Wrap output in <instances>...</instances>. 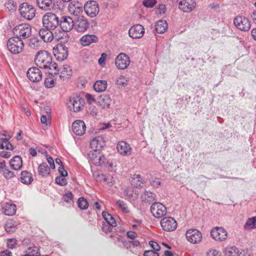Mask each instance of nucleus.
<instances>
[{"label":"nucleus","mask_w":256,"mask_h":256,"mask_svg":"<svg viewBox=\"0 0 256 256\" xmlns=\"http://www.w3.org/2000/svg\"><path fill=\"white\" fill-rule=\"evenodd\" d=\"M112 102L110 96L108 94H102L98 98V103L102 108H109Z\"/></svg>","instance_id":"c756f323"},{"label":"nucleus","mask_w":256,"mask_h":256,"mask_svg":"<svg viewBox=\"0 0 256 256\" xmlns=\"http://www.w3.org/2000/svg\"><path fill=\"white\" fill-rule=\"evenodd\" d=\"M116 204L118 208L121 209L122 212L125 213L129 212L127 204L123 200H119L116 202Z\"/></svg>","instance_id":"de8ad7c7"},{"label":"nucleus","mask_w":256,"mask_h":256,"mask_svg":"<svg viewBox=\"0 0 256 256\" xmlns=\"http://www.w3.org/2000/svg\"><path fill=\"white\" fill-rule=\"evenodd\" d=\"M157 3V0H144L142 1L143 5L146 8H152Z\"/></svg>","instance_id":"603ef678"},{"label":"nucleus","mask_w":256,"mask_h":256,"mask_svg":"<svg viewBox=\"0 0 256 256\" xmlns=\"http://www.w3.org/2000/svg\"><path fill=\"white\" fill-rule=\"evenodd\" d=\"M93 176L97 182H106V176L100 172H95L93 173Z\"/></svg>","instance_id":"49530a36"},{"label":"nucleus","mask_w":256,"mask_h":256,"mask_svg":"<svg viewBox=\"0 0 256 256\" xmlns=\"http://www.w3.org/2000/svg\"><path fill=\"white\" fill-rule=\"evenodd\" d=\"M112 226L110 225V224L108 222H103L102 224V230L105 233L108 234V232H110L112 230Z\"/></svg>","instance_id":"6e6d98bb"},{"label":"nucleus","mask_w":256,"mask_h":256,"mask_svg":"<svg viewBox=\"0 0 256 256\" xmlns=\"http://www.w3.org/2000/svg\"><path fill=\"white\" fill-rule=\"evenodd\" d=\"M26 252L30 256H40V254L39 248L36 246L28 247Z\"/></svg>","instance_id":"79ce46f5"},{"label":"nucleus","mask_w":256,"mask_h":256,"mask_svg":"<svg viewBox=\"0 0 256 256\" xmlns=\"http://www.w3.org/2000/svg\"><path fill=\"white\" fill-rule=\"evenodd\" d=\"M186 240L192 244L199 243L202 238L201 232L196 229H190L186 233Z\"/></svg>","instance_id":"dca6fc26"},{"label":"nucleus","mask_w":256,"mask_h":256,"mask_svg":"<svg viewBox=\"0 0 256 256\" xmlns=\"http://www.w3.org/2000/svg\"><path fill=\"white\" fill-rule=\"evenodd\" d=\"M256 228V217L248 218L244 225L245 230H251Z\"/></svg>","instance_id":"ea45409f"},{"label":"nucleus","mask_w":256,"mask_h":256,"mask_svg":"<svg viewBox=\"0 0 256 256\" xmlns=\"http://www.w3.org/2000/svg\"><path fill=\"white\" fill-rule=\"evenodd\" d=\"M73 196H74L71 192H66L63 196L64 200L66 202H70V201L72 200Z\"/></svg>","instance_id":"13d9d810"},{"label":"nucleus","mask_w":256,"mask_h":256,"mask_svg":"<svg viewBox=\"0 0 256 256\" xmlns=\"http://www.w3.org/2000/svg\"><path fill=\"white\" fill-rule=\"evenodd\" d=\"M98 38L94 34H85L80 38V42L83 46H88L92 43L97 42Z\"/></svg>","instance_id":"b1692460"},{"label":"nucleus","mask_w":256,"mask_h":256,"mask_svg":"<svg viewBox=\"0 0 256 256\" xmlns=\"http://www.w3.org/2000/svg\"><path fill=\"white\" fill-rule=\"evenodd\" d=\"M45 152H46V160H47L48 163L49 164L50 166V168L52 169H54L55 168V164H54V160L53 158L50 156L48 154V152L46 151Z\"/></svg>","instance_id":"bf43d9fd"},{"label":"nucleus","mask_w":256,"mask_h":256,"mask_svg":"<svg viewBox=\"0 0 256 256\" xmlns=\"http://www.w3.org/2000/svg\"><path fill=\"white\" fill-rule=\"evenodd\" d=\"M84 104V100L80 96H72L70 98L68 106L70 111L78 112L83 108Z\"/></svg>","instance_id":"0eeeda50"},{"label":"nucleus","mask_w":256,"mask_h":256,"mask_svg":"<svg viewBox=\"0 0 256 256\" xmlns=\"http://www.w3.org/2000/svg\"><path fill=\"white\" fill-rule=\"evenodd\" d=\"M107 88V82L104 80H98L94 84V88L97 92L104 91Z\"/></svg>","instance_id":"c9c22d12"},{"label":"nucleus","mask_w":256,"mask_h":256,"mask_svg":"<svg viewBox=\"0 0 256 256\" xmlns=\"http://www.w3.org/2000/svg\"><path fill=\"white\" fill-rule=\"evenodd\" d=\"M7 48L12 54H18L24 50V43L21 39L14 36L8 40Z\"/></svg>","instance_id":"20e7f679"},{"label":"nucleus","mask_w":256,"mask_h":256,"mask_svg":"<svg viewBox=\"0 0 256 256\" xmlns=\"http://www.w3.org/2000/svg\"><path fill=\"white\" fill-rule=\"evenodd\" d=\"M50 28H42L39 31V35L44 42H50L54 38L53 34Z\"/></svg>","instance_id":"a878e982"},{"label":"nucleus","mask_w":256,"mask_h":256,"mask_svg":"<svg viewBox=\"0 0 256 256\" xmlns=\"http://www.w3.org/2000/svg\"><path fill=\"white\" fill-rule=\"evenodd\" d=\"M14 37L23 40L29 38L32 34V27L28 24H21L16 26L12 30Z\"/></svg>","instance_id":"f03ea898"},{"label":"nucleus","mask_w":256,"mask_h":256,"mask_svg":"<svg viewBox=\"0 0 256 256\" xmlns=\"http://www.w3.org/2000/svg\"><path fill=\"white\" fill-rule=\"evenodd\" d=\"M54 55L58 61L66 60L68 56V48L64 44H58L53 48Z\"/></svg>","instance_id":"1a4fd4ad"},{"label":"nucleus","mask_w":256,"mask_h":256,"mask_svg":"<svg viewBox=\"0 0 256 256\" xmlns=\"http://www.w3.org/2000/svg\"><path fill=\"white\" fill-rule=\"evenodd\" d=\"M60 18L53 12H47L42 17V24L45 28L54 30L59 26Z\"/></svg>","instance_id":"7ed1b4c3"},{"label":"nucleus","mask_w":256,"mask_h":256,"mask_svg":"<svg viewBox=\"0 0 256 256\" xmlns=\"http://www.w3.org/2000/svg\"><path fill=\"white\" fill-rule=\"evenodd\" d=\"M130 64V57L124 53L120 54L116 58L115 64L118 69L124 70L128 67Z\"/></svg>","instance_id":"2eb2a0df"},{"label":"nucleus","mask_w":256,"mask_h":256,"mask_svg":"<svg viewBox=\"0 0 256 256\" xmlns=\"http://www.w3.org/2000/svg\"><path fill=\"white\" fill-rule=\"evenodd\" d=\"M239 252L235 246H228L224 250L225 256H238Z\"/></svg>","instance_id":"4c0bfd02"},{"label":"nucleus","mask_w":256,"mask_h":256,"mask_svg":"<svg viewBox=\"0 0 256 256\" xmlns=\"http://www.w3.org/2000/svg\"><path fill=\"white\" fill-rule=\"evenodd\" d=\"M126 234L128 237L132 240H134L138 236V234L136 232L132 230L128 231Z\"/></svg>","instance_id":"774afa93"},{"label":"nucleus","mask_w":256,"mask_h":256,"mask_svg":"<svg viewBox=\"0 0 256 256\" xmlns=\"http://www.w3.org/2000/svg\"><path fill=\"white\" fill-rule=\"evenodd\" d=\"M27 76L33 82H38L42 79V72L37 67L30 68L26 72Z\"/></svg>","instance_id":"f3484780"},{"label":"nucleus","mask_w":256,"mask_h":256,"mask_svg":"<svg viewBox=\"0 0 256 256\" xmlns=\"http://www.w3.org/2000/svg\"><path fill=\"white\" fill-rule=\"evenodd\" d=\"M38 8L44 10H50L54 6V0H36Z\"/></svg>","instance_id":"5701e85b"},{"label":"nucleus","mask_w":256,"mask_h":256,"mask_svg":"<svg viewBox=\"0 0 256 256\" xmlns=\"http://www.w3.org/2000/svg\"><path fill=\"white\" fill-rule=\"evenodd\" d=\"M196 7L194 0H182L178 2V8L184 12H190Z\"/></svg>","instance_id":"a211bd4d"},{"label":"nucleus","mask_w":256,"mask_h":256,"mask_svg":"<svg viewBox=\"0 0 256 256\" xmlns=\"http://www.w3.org/2000/svg\"><path fill=\"white\" fill-rule=\"evenodd\" d=\"M44 86L46 88H51L54 86V80L50 77L46 78L44 80Z\"/></svg>","instance_id":"864d4df0"},{"label":"nucleus","mask_w":256,"mask_h":256,"mask_svg":"<svg viewBox=\"0 0 256 256\" xmlns=\"http://www.w3.org/2000/svg\"><path fill=\"white\" fill-rule=\"evenodd\" d=\"M124 194L128 199L134 200L138 198V192L132 188H127L124 191Z\"/></svg>","instance_id":"e433bc0d"},{"label":"nucleus","mask_w":256,"mask_h":256,"mask_svg":"<svg viewBox=\"0 0 256 256\" xmlns=\"http://www.w3.org/2000/svg\"><path fill=\"white\" fill-rule=\"evenodd\" d=\"M5 6L9 10H14L17 7V4L13 0H9L6 4Z\"/></svg>","instance_id":"4d7b16f0"},{"label":"nucleus","mask_w":256,"mask_h":256,"mask_svg":"<svg viewBox=\"0 0 256 256\" xmlns=\"http://www.w3.org/2000/svg\"><path fill=\"white\" fill-rule=\"evenodd\" d=\"M86 126L82 120H76L72 124V132L77 136H82L86 132Z\"/></svg>","instance_id":"412c9836"},{"label":"nucleus","mask_w":256,"mask_h":256,"mask_svg":"<svg viewBox=\"0 0 256 256\" xmlns=\"http://www.w3.org/2000/svg\"><path fill=\"white\" fill-rule=\"evenodd\" d=\"M144 256H159L158 252L152 250H146L143 254Z\"/></svg>","instance_id":"e2e57ef3"},{"label":"nucleus","mask_w":256,"mask_h":256,"mask_svg":"<svg viewBox=\"0 0 256 256\" xmlns=\"http://www.w3.org/2000/svg\"><path fill=\"white\" fill-rule=\"evenodd\" d=\"M105 144V140L102 136L94 138L90 142V146L93 151H100Z\"/></svg>","instance_id":"aec40b11"},{"label":"nucleus","mask_w":256,"mask_h":256,"mask_svg":"<svg viewBox=\"0 0 256 256\" xmlns=\"http://www.w3.org/2000/svg\"><path fill=\"white\" fill-rule=\"evenodd\" d=\"M19 11L21 16L30 20L36 16V10L33 6L28 2H23L19 6Z\"/></svg>","instance_id":"39448f33"},{"label":"nucleus","mask_w":256,"mask_h":256,"mask_svg":"<svg viewBox=\"0 0 256 256\" xmlns=\"http://www.w3.org/2000/svg\"><path fill=\"white\" fill-rule=\"evenodd\" d=\"M102 216L106 221L105 222H108L112 227H114L116 226V222L111 214L106 212H102Z\"/></svg>","instance_id":"58836bf2"},{"label":"nucleus","mask_w":256,"mask_h":256,"mask_svg":"<svg viewBox=\"0 0 256 256\" xmlns=\"http://www.w3.org/2000/svg\"><path fill=\"white\" fill-rule=\"evenodd\" d=\"M10 168L15 170H18L22 166V160L20 156H15L10 162Z\"/></svg>","instance_id":"c85d7f7f"},{"label":"nucleus","mask_w":256,"mask_h":256,"mask_svg":"<svg viewBox=\"0 0 256 256\" xmlns=\"http://www.w3.org/2000/svg\"><path fill=\"white\" fill-rule=\"evenodd\" d=\"M234 26L239 30L247 32L250 28V22L249 20L244 16H238L234 19Z\"/></svg>","instance_id":"6e6552de"},{"label":"nucleus","mask_w":256,"mask_h":256,"mask_svg":"<svg viewBox=\"0 0 256 256\" xmlns=\"http://www.w3.org/2000/svg\"><path fill=\"white\" fill-rule=\"evenodd\" d=\"M106 58V54L105 53H102L101 54L100 58L98 59V64L104 66L105 64V61Z\"/></svg>","instance_id":"680f3d73"},{"label":"nucleus","mask_w":256,"mask_h":256,"mask_svg":"<svg viewBox=\"0 0 256 256\" xmlns=\"http://www.w3.org/2000/svg\"><path fill=\"white\" fill-rule=\"evenodd\" d=\"M168 29V24L166 20H159L155 25V30L158 34H163Z\"/></svg>","instance_id":"f704fd0d"},{"label":"nucleus","mask_w":256,"mask_h":256,"mask_svg":"<svg viewBox=\"0 0 256 256\" xmlns=\"http://www.w3.org/2000/svg\"><path fill=\"white\" fill-rule=\"evenodd\" d=\"M118 152L122 156H129L132 152L130 144L125 141L118 142L116 146Z\"/></svg>","instance_id":"4be33fe9"},{"label":"nucleus","mask_w":256,"mask_h":256,"mask_svg":"<svg viewBox=\"0 0 256 256\" xmlns=\"http://www.w3.org/2000/svg\"><path fill=\"white\" fill-rule=\"evenodd\" d=\"M78 208L81 210H86L88 206V203L84 197L80 198L78 200Z\"/></svg>","instance_id":"a18cd8bd"},{"label":"nucleus","mask_w":256,"mask_h":256,"mask_svg":"<svg viewBox=\"0 0 256 256\" xmlns=\"http://www.w3.org/2000/svg\"><path fill=\"white\" fill-rule=\"evenodd\" d=\"M29 46L34 49H38L40 46V42L38 37H32L30 39Z\"/></svg>","instance_id":"37998d69"},{"label":"nucleus","mask_w":256,"mask_h":256,"mask_svg":"<svg viewBox=\"0 0 256 256\" xmlns=\"http://www.w3.org/2000/svg\"><path fill=\"white\" fill-rule=\"evenodd\" d=\"M38 172L39 176L46 178L50 174V170L46 162H42L38 166Z\"/></svg>","instance_id":"7c9ffc66"},{"label":"nucleus","mask_w":256,"mask_h":256,"mask_svg":"<svg viewBox=\"0 0 256 256\" xmlns=\"http://www.w3.org/2000/svg\"><path fill=\"white\" fill-rule=\"evenodd\" d=\"M206 256H221V253L218 250H212L207 253Z\"/></svg>","instance_id":"0e129e2a"},{"label":"nucleus","mask_w":256,"mask_h":256,"mask_svg":"<svg viewBox=\"0 0 256 256\" xmlns=\"http://www.w3.org/2000/svg\"><path fill=\"white\" fill-rule=\"evenodd\" d=\"M66 176H58L55 178V182L56 184L60 186H65L67 184L68 182Z\"/></svg>","instance_id":"8fccbe9b"},{"label":"nucleus","mask_w":256,"mask_h":256,"mask_svg":"<svg viewBox=\"0 0 256 256\" xmlns=\"http://www.w3.org/2000/svg\"><path fill=\"white\" fill-rule=\"evenodd\" d=\"M150 212L156 218H161L167 212L166 207L160 202H154L150 206Z\"/></svg>","instance_id":"ddd939ff"},{"label":"nucleus","mask_w":256,"mask_h":256,"mask_svg":"<svg viewBox=\"0 0 256 256\" xmlns=\"http://www.w3.org/2000/svg\"><path fill=\"white\" fill-rule=\"evenodd\" d=\"M21 182L25 184H29L32 182L34 179L32 174L28 170L22 171L20 174Z\"/></svg>","instance_id":"473e14b6"},{"label":"nucleus","mask_w":256,"mask_h":256,"mask_svg":"<svg viewBox=\"0 0 256 256\" xmlns=\"http://www.w3.org/2000/svg\"><path fill=\"white\" fill-rule=\"evenodd\" d=\"M160 226L164 231L172 232L177 228V222L172 217H166L160 220Z\"/></svg>","instance_id":"4468645a"},{"label":"nucleus","mask_w":256,"mask_h":256,"mask_svg":"<svg viewBox=\"0 0 256 256\" xmlns=\"http://www.w3.org/2000/svg\"><path fill=\"white\" fill-rule=\"evenodd\" d=\"M58 171L60 174V176H68V172L64 170V165H61V166L58 168Z\"/></svg>","instance_id":"69168bd1"},{"label":"nucleus","mask_w":256,"mask_h":256,"mask_svg":"<svg viewBox=\"0 0 256 256\" xmlns=\"http://www.w3.org/2000/svg\"><path fill=\"white\" fill-rule=\"evenodd\" d=\"M34 62L40 68L54 70V74L58 72V64L52 61L50 54L46 50H40L36 55Z\"/></svg>","instance_id":"f257e3e1"},{"label":"nucleus","mask_w":256,"mask_h":256,"mask_svg":"<svg viewBox=\"0 0 256 256\" xmlns=\"http://www.w3.org/2000/svg\"><path fill=\"white\" fill-rule=\"evenodd\" d=\"M156 14L160 15L165 14L166 10V6L163 4H158L154 8Z\"/></svg>","instance_id":"09e8293b"},{"label":"nucleus","mask_w":256,"mask_h":256,"mask_svg":"<svg viewBox=\"0 0 256 256\" xmlns=\"http://www.w3.org/2000/svg\"><path fill=\"white\" fill-rule=\"evenodd\" d=\"M210 236L216 241L224 242L228 238V232L222 227L216 226L212 229Z\"/></svg>","instance_id":"9b49d317"},{"label":"nucleus","mask_w":256,"mask_h":256,"mask_svg":"<svg viewBox=\"0 0 256 256\" xmlns=\"http://www.w3.org/2000/svg\"><path fill=\"white\" fill-rule=\"evenodd\" d=\"M17 244L18 240L16 238H10L7 240L6 246L8 248L14 249Z\"/></svg>","instance_id":"3c124183"},{"label":"nucleus","mask_w":256,"mask_h":256,"mask_svg":"<svg viewBox=\"0 0 256 256\" xmlns=\"http://www.w3.org/2000/svg\"><path fill=\"white\" fill-rule=\"evenodd\" d=\"M150 246L154 250V251H158L160 249V247L159 244L154 241H150Z\"/></svg>","instance_id":"052dcab7"},{"label":"nucleus","mask_w":256,"mask_h":256,"mask_svg":"<svg viewBox=\"0 0 256 256\" xmlns=\"http://www.w3.org/2000/svg\"><path fill=\"white\" fill-rule=\"evenodd\" d=\"M4 228L8 233L10 234L16 231V226L13 223L12 221H9L4 224Z\"/></svg>","instance_id":"c03bdc74"},{"label":"nucleus","mask_w":256,"mask_h":256,"mask_svg":"<svg viewBox=\"0 0 256 256\" xmlns=\"http://www.w3.org/2000/svg\"><path fill=\"white\" fill-rule=\"evenodd\" d=\"M59 23L60 28L64 32V35L66 36V40H68L69 37L67 32H70L74 28V21L70 16H60Z\"/></svg>","instance_id":"423d86ee"},{"label":"nucleus","mask_w":256,"mask_h":256,"mask_svg":"<svg viewBox=\"0 0 256 256\" xmlns=\"http://www.w3.org/2000/svg\"><path fill=\"white\" fill-rule=\"evenodd\" d=\"M144 33V26L140 24H136L130 28L128 31L129 36L132 38H140Z\"/></svg>","instance_id":"6ab92c4d"},{"label":"nucleus","mask_w":256,"mask_h":256,"mask_svg":"<svg viewBox=\"0 0 256 256\" xmlns=\"http://www.w3.org/2000/svg\"><path fill=\"white\" fill-rule=\"evenodd\" d=\"M2 212L6 215L12 216L14 215L16 210V206L12 203L4 204L2 207Z\"/></svg>","instance_id":"bb28decb"},{"label":"nucleus","mask_w":256,"mask_h":256,"mask_svg":"<svg viewBox=\"0 0 256 256\" xmlns=\"http://www.w3.org/2000/svg\"><path fill=\"white\" fill-rule=\"evenodd\" d=\"M100 154L99 151L90 152H89L88 156L94 164L102 166L105 158L104 156H100Z\"/></svg>","instance_id":"393cba45"},{"label":"nucleus","mask_w":256,"mask_h":256,"mask_svg":"<svg viewBox=\"0 0 256 256\" xmlns=\"http://www.w3.org/2000/svg\"><path fill=\"white\" fill-rule=\"evenodd\" d=\"M86 98L89 104H92L96 102V100L94 96L90 94H86Z\"/></svg>","instance_id":"338daca9"},{"label":"nucleus","mask_w":256,"mask_h":256,"mask_svg":"<svg viewBox=\"0 0 256 256\" xmlns=\"http://www.w3.org/2000/svg\"><path fill=\"white\" fill-rule=\"evenodd\" d=\"M3 176L6 180L11 179L15 176L14 173L7 168L3 170Z\"/></svg>","instance_id":"5fc2aeb1"},{"label":"nucleus","mask_w":256,"mask_h":256,"mask_svg":"<svg viewBox=\"0 0 256 256\" xmlns=\"http://www.w3.org/2000/svg\"><path fill=\"white\" fill-rule=\"evenodd\" d=\"M68 10L70 13L76 16L82 12V8L80 6V4L74 0L69 4Z\"/></svg>","instance_id":"cd10ccee"},{"label":"nucleus","mask_w":256,"mask_h":256,"mask_svg":"<svg viewBox=\"0 0 256 256\" xmlns=\"http://www.w3.org/2000/svg\"><path fill=\"white\" fill-rule=\"evenodd\" d=\"M72 70L70 67L68 65H64L60 72V77L63 80H68L72 76Z\"/></svg>","instance_id":"72a5a7b5"},{"label":"nucleus","mask_w":256,"mask_h":256,"mask_svg":"<svg viewBox=\"0 0 256 256\" xmlns=\"http://www.w3.org/2000/svg\"><path fill=\"white\" fill-rule=\"evenodd\" d=\"M84 10L86 14L91 18L96 16L100 11L98 4L96 0L87 2L84 4Z\"/></svg>","instance_id":"9d476101"},{"label":"nucleus","mask_w":256,"mask_h":256,"mask_svg":"<svg viewBox=\"0 0 256 256\" xmlns=\"http://www.w3.org/2000/svg\"><path fill=\"white\" fill-rule=\"evenodd\" d=\"M142 178L140 174H134L132 180V184L136 188L142 186Z\"/></svg>","instance_id":"a19ab883"},{"label":"nucleus","mask_w":256,"mask_h":256,"mask_svg":"<svg viewBox=\"0 0 256 256\" xmlns=\"http://www.w3.org/2000/svg\"><path fill=\"white\" fill-rule=\"evenodd\" d=\"M140 198L142 203L150 204L156 200V195L149 190H145Z\"/></svg>","instance_id":"2f4dec72"},{"label":"nucleus","mask_w":256,"mask_h":256,"mask_svg":"<svg viewBox=\"0 0 256 256\" xmlns=\"http://www.w3.org/2000/svg\"><path fill=\"white\" fill-rule=\"evenodd\" d=\"M90 22L84 16H80L74 20V30L78 32H86L90 27Z\"/></svg>","instance_id":"f8f14e48"}]
</instances>
